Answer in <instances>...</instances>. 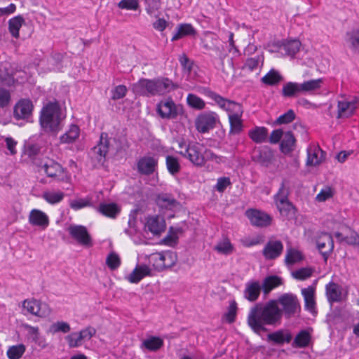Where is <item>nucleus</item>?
Listing matches in <instances>:
<instances>
[{
  "mask_svg": "<svg viewBox=\"0 0 359 359\" xmlns=\"http://www.w3.org/2000/svg\"><path fill=\"white\" fill-rule=\"evenodd\" d=\"M283 311L274 299L264 304H257L252 306L248 315L247 323L252 330L260 334L266 332V325L276 327L281 323Z\"/></svg>",
  "mask_w": 359,
  "mask_h": 359,
  "instance_id": "1",
  "label": "nucleus"
},
{
  "mask_svg": "<svg viewBox=\"0 0 359 359\" xmlns=\"http://www.w3.org/2000/svg\"><path fill=\"white\" fill-rule=\"evenodd\" d=\"M177 86L168 78L140 79L133 85L134 93L141 95H161L175 89Z\"/></svg>",
  "mask_w": 359,
  "mask_h": 359,
  "instance_id": "2",
  "label": "nucleus"
},
{
  "mask_svg": "<svg viewBox=\"0 0 359 359\" xmlns=\"http://www.w3.org/2000/svg\"><path fill=\"white\" fill-rule=\"evenodd\" d=\"M63 117L57 102H50L41 111L39 123L43 132L57 133L61 130Z\"/></svg>",
  "mask_w": 359,
  "mask_h": 359,
  "instance_id": "3",
  "label": "nucleus"
},
{
  "mask_svg": "<svg viewBox=\"0 0 359 359\" xmlns=\"http://www.w3.org/2000/svg\"><path fill=\"white\" fill-rule=\"evenodd\" d=\"M113 142L116 144L114 148L111 144V140L108 137L107 134H101L99 143L92 149L90 153L94 166L103 165L107 154L109 151L115 150L116 152H118L123 149L121 141H117L116 139H114Z\"/></svg>",
  "mask_w": 359,
  "mask_h": 359,
  "instance_id": "4",
  "label": "nucleus"
},
{
  "mask_svg": "<svg viewBox=\"0 0 359 359\" xmlns=\"http://www.w3.org/2000/svg\"><path fill=\"white\" fill-rule=\"evenodd\" d=\"M179 151L182 156L188 159L196 167L204 166V152L205 147L198 142L187 144L183 140L178 141Z\"/></svg>",
  "mask_w": 359,
  "mask_h": 359,
  "instance_id": "5",
  "label": "nucleus"
},
{
  "mask_svg": "<svg viewBox=\"0 0 359 359\" xmlns=\"http://www.w3.org/2000/svg\"><path fill=\"white\" fill-rule=\"evenodd\" d=\"M149 260L156 270L162 271L175 265L177 256L170 251L155 252L149 255Z\"/></svg>",
  "mask_w": 359,
  "mask_h": 359,
  "instance_id": "6",
  "label": "nucleus"
},
{
  "mask_svg": "<svg viewBox=\"0 0 359 359\" xmlns=\"http://www.w3.org/2000/svg\"><path fill=\"white\" fill-rule=\"evenodd\" d=\"M209 96L223 109L229 113V118L233 116H241L243 112L242 106L233 101L227 100L216 94L210 92Z\"/></svg>",
  "mask_w": 359,
  "mask_h": 359,
  "instance_id": "7",
  "label": "nucleus"
},
{
  "mask_svg": "<svg viewBox=\"0 0 359 359\" xmlns=\"http://www.w3.org/2000/svg\"><path fill=\"white\" fill-rule=\"evenodd\" d=\"M276 301L278 306V304L281 305L283 313H284L288 318L300 311V304L298 299L292 294H283Z\"/></svg>",
  "mask_w": 359,
  "mask_h": 359,
  "instance_id": "8",
  "label": "nucleus"
},
{
  "mask_svg": "<svg viewBox=\"0 0 359 359\" xmlns=\"http://www.w3.org/2000/svg\"><path fill=\"white\" fill-rule=\"evenodd\" d=\"M67 231L71 237L79 244L86 248L93 245L92 238L86 226L72 224L68 227Z\"/></svg>",
  "mask_w": 359,
  "mask_h": 359,
  "instance_id": "9",
  "label": "nucleus"
},
{
  "mask_svg": "<svg viewBox=\"0 0 359 359\" xmlns=\"http://www.w3.org/2000/svg\"><path fill=\"white\" fill-rule=\"evenodd\" d=\"M24 310L40 318H46L51 313L50 306L34 299H26L22 303Z\"/></svg>",
  "mask_w": 359,
  "mask_h": 359,
  "instance_id": "10",
  "label": "nucleus"
},
{
  "mask_svg": "<svg viewBox=\"0 0 359 359\" xmlns=\"http://www.w3.org/2000/svg\"><path fill=\"white\" fill-rule=\"evenodd\" d=\"M41 167L49 177L59 181H67L69 179L67 172L62 165L53 159H47Z\"/></svg>",
  "mask_w": 359,
  "mask_h": 359,
  "instance_id": "11",
  "label": "nucleus"
},
{
  "mask_svg": "<svg viewBox=\"0 0 359 359\" xmlns=\"http://www.w3.org/2000/svg\"><path fill=\"white\" fill-rule=\"evenodd\" d=\"M217 119V114L212 111L199 115L196 120L197 130L202 133L208 132L215 126Z\"/></svg>",
  "mask_w": 359,
  "mask_h": 359,
  "instance_id": "12",
  "label": "nucleus"
},
{
  "mask_svg": "<svg viewBox=\"0 0 359 359\" xmlns=\"http://www.w3.org/2000/svg\"><path fill=\"white\" fill-rule=\"evenodd\" d=\"M158 166V158L153 155H146L141 157L137 163V172L144 175L153 174Z\"/></svg>",
  "mask_w": 359,
  "mask_h": 359,
  "instance_id": "13",
  "label": "nucleus"
},
{
  "mask_svg": "<svg viewBox=\"0 0 359 359\" xmlns=\"http://www.w3.org/2000/svg\"><path fill=\"white\" fill-rule=\"evenodd\" d=\"M33 108L30 100L21 99L13 107V116L16 120H28L32 114Z\"/></svg>",
  "mask_w": 359,
  "mask_h": 359,
  "instance_id": "14",
  "label": "nucleus"
},
{
  "mask_svg": "<svg viewBox=\"0 0 359 359\" xmlns=\"http://www.w3.org/2000/svg\"><path fill=\"white\" fill-rule=\"evenodd\" d=\"M316 245L325 259H327L328 255L334 249V241L332 236L327 233H320L316 238Z\"/></svg>",
  "mask_w": 359,
  "mask_h": 359,
  "instance_id": "15",
  "label": "nucleus"
},
{
  "mask_svg": "<svg viewBox=\"0 0 359 359\" xmlns=\"http://www.w3.org/2000/svg\"><path fill=\"white\" fill-rule=\"evenodd\" d=\"M245 215L251 224L257 226H267L271 222V217L268 214L255 209L247 210Z\"/></svg>",
  "mask_w": 359,
  "mask_h": 359,
  "instance_id": "16",
  "label": "nucleus"
},
{
  "mask_svg": "<svg viewBox=\"0 0 359 359\" xmlns=\"http://www.w3.org/2000/svg\"><path fill=\"white\" fill-rule=\"evenodd\" d=\"M157 111L163 118H173L177 115L176 105L170 98L161 100L157 104Z\"/></svg>",
  "mask_w": 359,
  "mask_h": 359,
  "instance_id": "17",
  "label": "nucleus"
},
{
  "mask_svg": "<svg viewBox=\"0 0 359 359\" xmlns=\"http://www.w3.org/2000/svg\"><path fill=\"white\" fill-rule=\"evenodd\" d=\"M358 100L351 101L339 100L337 103V118H348L355 113L357 108Z\"/></svg>",
  "mask_w": 359,
  "mask_h": 359,
  "instance_id": "18",
  "label": "nucleus"
},
{
  "mask_svg": "<svg viewBox=\"0 0 359 359\" xmlns=\"http://www.w3.org/2000/svg\"><path fill=\"white\" fill-rule=\"evenodd\" d=\"M283 250V245L280 241H269L264 246L262 254L267 259H274L279 257Z\"/></svg>",
  "mask_w": 359,
  "mask_h": 359,
  "instance_id": "19",
  "label": "nucleus"
},
{
  "mask_svg": "<svg viewBox=\"0 0 359 359\" xmlns=\"http://www.w3.org/2000/svg\"><path fill=\"white\" fill-rule=\"evenodd\" d=\"M325 158V152L318 147L311 145L307 149L306 165L316 166L323 162Z\"/></svg>",
  "mask_w": 359,
  "mask_h": 359,
  "instance_id": "20",
  "label": "nucleus"
},
{
  "mask_svg": "<svg viewBox=\"0 0 359 359\" xmlns=\"http://www.w3.org/2000/svg\"><path fill=\"white\" fill-rule=\"evenodd\" d=\"M28 219L30 224L41 227L42 229L46 228L49 224L48 215L38 209L32 210Z\"/></svg>",
  "mask_w": 359,
  "mask_h": 359,
  "instance_id": "21",
  "label": "nucleus"
},
{
  "mask_svg": "<svg viewBox=\"0 0 359 359\" xmlns=\"http://www.w3.org/2000/svg\"><path fill=\"white\" fill-rule=\"evenodd\" d=\"M156 204L161 208L165 210H174L180 206V202L169 194H160L156 198Z\"/></svg>",
  "mask_w": 359,
  "mask_h": 359,
  "instance_id": "22",
  "label": "nucleus"
},
{
  "mask_svg": "<svg viewBox=\"0 0 359 359\" xmlns=\"http://www.w3.org/2000/svg\"><path fill=\"white\" fill-rule=\"evenodd\" d=\"M316 288L314 286H309L308 287L302 289V294L304 297L305 303V309L309 312L316 313V299H315Z\"/></svg>",
  "mask_w": 359,
  "mask_h": 359,
  "instance_id": "23",
  "label": "nucleus"
},
{
  "mask_svg": "<svg viewBox=\"0 0 359 359\" xmlns=\"http://www.w3.org/2000/svg\"><path fill=\"white\" fill-rule=\"evenodd\" d=\"M273 154L269 148H263L262 149L255 151L252 156V160L263 166H269L273 161Z\"/></svg>",
  "mask_w": 359,
  "mask_h": 359,
  "instance_id": "24",
  "label": "nucleus"
},
{
  "mask_svg": "<svg viewBox=\"0 0 359 359\" xmlns=\"http://www.w3.org/2000/svg\"><path fill=\"white\" fill-rule=\"evenodd\" d=\"M262 287L258 281H250L245 284L244 297L250 302H255L259 297Z\"/></svg>",
  "mask_w": 359,
  "mask_h": 359,
  "instance_id": "25",
  "label": "nucleus"
},
{
  "mask_svg": "<svg viewBox=\"0 0 359 359\" xmlns=\"http://www.w3.org/2000/svg\"><path fill=\"white\" fill-rule=\"evenodd\" d=\"M292 334L287 330H279L267 335V340L275 344L289 343L292 340Z\"/></svg>",
  "mask_w": 359,
  "mask_h": 359,
  "instance_id": "26",
  "label": "nucleus"
},
{
  "mask_svg": "<svg viewBox=\"0 0 359 359\" xmlns=\"http://www.w3.org/2000/svg\"><path fill=\"white\" fill-rule=\"evenodd\" d=\"M341 287L337 283L330 282L326 285V295L329 302L332 303L341 301Z\"/></svg>",
  "mask_w": 359,
  "mask_h": 359,
  "instance_id": "27",
  "label": "nucleus"
},
{
  "mask_svg": "<svg viewBox=\"0 0 359 359\" xmlns=\"http://www.w3.org/2000/svg\"><path fill=\"white\" fill-rule=\"evenodd\" d=\"M146 226L154 235L160 234L165 229V222L158 216L149 217Z\"/></svg>",
  "mask_w": 359,
  "mask_h": 359,
  "instance_id": "28",
  "label": "nucleus"
},
{
  "mask_svg": "<svg viewBox=\"0 0 359 359\" xmlns=\"http://www.w3.org/2000/svg\"><path fill=\"white\" fill-rule=\"evenodd\" d=\"M150 269L147 265H140L137 266L126 278L132 283H137L144 276H150Z\"/></svg>",
  "mask_w": 359,
  "mask_h": 359,
  "instance_id": "29",
  "label": "nucleus"
},
{
  "mask_svg": "<svg viewBox=\"0 0 359 359\" xmlns=\"http://www.w3.org/2000/svg\"><path fill=\"white\" fill-rule=\"evenodd\" d=\"M97 211L105 217L114 219L119 214L121 209L114 203H102L97 208Z\"/></svg>",
  "mask_w": 359,
  "mask_h": 359,
  "instance_id": "30",
  "label": "nucleus"
},
{
  "mask_svg": "<svg viewBox=\"0 0 359 359\" xmlns=\"http://www.w3.org/2000/svg\"><path fill=\"white\" fill-rule=\"evenodd\" d=\"M283 284L282 278L277 276H270L265 278L261 285L265 294H269L274 288Z\"/></svg>",
  "mask_w": 359,
  "mask_h": 359,
  "instance_id": "31",
  "label": "nucleus"
},
{
  "mask_svg": "<svg viewBox=\"0 0 359 359\" xmlns=\"http://www.w3.org/2000/svg\"><path fill=\"white\" fill-rule=\"evenodd\" d=\"M295 137L291 132H287L284 134L280 142V150L285 154L292 151L295 148Z\"/></svg>",
  "mask_w": 359,
  "mask_h": 359,
  "instance_id": "32",
  "label": "nucleus"
},
{
  "mask_svg": "<svg viewBox=\"0 0 359 359\" xmlns=\"http://www.w3.org/2000/svg\"><path fill=\"white\" fill-rule=\"evenodd\" d=\"M249 137L255 143L264 142L268 136V130L265 127H255L249 131Z\"/></svg>",
  "mask_w": 359,
  "mask_h": 359,
  "instance_id": "33",
  "label": "nucleus"
},
{
  "mask_svg": "<svg viewBox=\"0 0 359 359\" xmlns=\"http://www.w3.org/2000/svg\"><path fill=\"white\" fill-rule=\"evenodd\" d=\"M302 93L300 83L296 82H287L283 85L282 95L285 97H297Z\"/></svg>",
  "mask_w": 359,
  "mask_h": 359,
  "instance_id": "34",
  "label": "nucleus"
},
{
  "mask_svg": "<svg viewBox=\"0 0 359 359\" xmlns=\"http://www.w3.org/2000/svg\"><path fill=\"white\" fill-rule=\"evenodd\" d=\"M300 47L301 42L299 40H290L283 42L279 48L280 50H284L286 55L293 56L299 50Z\"/></svg>",
  "mask_w": 359,
  "mask_h": 359,
  "instance_id": "35",
  "label": "nucleus"
},
{
  "mask_svg": "<svg viewBox=\"0 0 359 359\" xmlns=\"http://www.w3.org/2000/svg\"><path fill=\"white\" fill-rule=\"evenodd\" d=\"M79 128L76 125H71L69 130L60 137V142L72 143L79 137Z\"/></svg>",
  "mask_w": 359,
  "mask_h": 359,
  "instance_id": "36",
  "label": "nucleus"
},
{
  "mask_svg": "<svg viewBox=\"0 0 359 359\" xmlns=\"http://www.w3.org/2000/svg\"><path fill=\"white\" fill-rule=\"evenodd\" d=\"M25 22L24 18L21 15L12 18L8 21V30L11 36L15 39L19 37V30Z\"/></svg>",
  "mask_w": 359,
  "mask_h": 359,
  "instance_id": "37",
  "label": "nucleus"
},
{
  "mask_svg": "<svg viewBox=\"0 0 359 359\" xmlns=\"http://www.w3.org/2000/svg\"><path fill=\"white\" fill-rule=\"evenodd\" d=\"M283 79V78L280 74L274 69H272L261 79V81L266 85L275 86L282 81Z\"/></svg>",
  "mask_w": 359,
  "mask_h": 359,
  "instance_id": "38",
  "label": "nucleus"
},
{
  "mask_svg": "<svg viewBox=\"0 0 359 359\" xmlns=\"http://www.w3.org/2000/svg\"><path fill=\"white\" fill-rule=\"evenodd\" d=\"M163 345L162 339L158 337H150L142 342V346L151 351H156Z\"/></svg>",
  "mask_w": 359,
  "mask_h": 359,
  "instance_id": "39",
  "label": "nucleus"
},
{
  "mask_svg": "<svg viewBox=\"0 0 359 359\" xmlns=\"http://www.w3.org/2000/svg\"><path fill=\"white\" fill-rule=\"evenodd\" d=\"M165 163L166 168L171 175H175L180 172L181 165L177 157L170 155L167 156L165 158Z\"/></svg>",
  "mask_w": 359,
  "mask_h": 359,
  "instance_id": "40",
  "label": "nucleus"
},
{
  "mask_svg": "<svg viewBox=\"0 0 359 359\" xmlns=\"http://www.w3.org/2000/svg\"><path fill=\"white\" fill-rule=\"evenodd\" d=\"M193 27L189 24H182L178 26L176 33L173 35L172 41H177L185 36L194 34Z\"/></svg>",
  "mask_w": 359,
  "mask_h": 359,
  "instance_id": "41",
  "label": "nucleus"
},
{
  "mask_svg": "<svg viewBox=\"0 0 359 359\" xmlns=\"http://www.w3.org/2000/svg\"><path fill=\"white\" fill-rule=\"evenodd\" d=\"M64 196L65 194L60 191H47L43 192L42 195L43 198L50 204H55L60 202L64 198Z\"/></svg>",
  "mask_w": 359,
  "mask_h": 359,
  "instance_id": "42",
  "label": "nucleus"
},
{
  "mask_svg": "<svg viewBox=\"0 0 359 359\" xmlns=\"http://www.w3.org/2000/svg\"><path fill=\"white\" fill-rule=\"evenodd\" d=\"M322 79H312L300 83L302 93L311 92L320 88Z\"/></svg>",
  "mask_w": 359,
  "mask_h": 359,
  "instance_id": "43",
  "label": "nucleus"
},
{
  "mask_svg": "<svg viewBox=\"0 0 359 359\" xmlns=\"http://www.w3.org/2000/svg\"><path fill=\"white\" fill-rule=\"evenodd\" d=\"M303 259V255L301 252L294 249L288 248L285 258V262L287 264H294Z\"/></svg>",
  "mask_w": 359,
  "mask_h": 359,
  "instance_id": "44",
  "label": "nucleus"
},
{
  "mask_svg": "<svg viewBox=\"0 0 359 359\" xmlns=\"http://www.w3.org/2000/svg\"><path fill=\"white\" fill-rule=\"evenodd\" d=\"M214 249L219 253L229 255L233 252V247L229 238H224L214 247Z\"/></svg>",
  "mask_w": 359,
  "mask_h": 359,
  "instance_id": "45",
  "label": "nucleus"
},
{
  "mask_svg": "<svg viewBox=\"0 0 359 359\" xmlns=\"http://www.w3.org/2000/svg\"><path fill=\"white\" fill-rule=\"evenodd\" d=\"M310 341V335L305 330L301 331L294 338L293 346L296 347H306Z\"/></svg>",
  "mask_w": 359,
  "mask_h": 359,
  "instance_id": "46",
  "label": "nucleus"
},
{
  "mask_svg": "<svg viewBox=\"0 0 359 359\" xmlns=\"http://www.w3.org/2000/svg\"><path fill=\"white\" fill-rule=\"evenodd\" d=\"M70 330V325L67 323L57 321L50 326L48 332L51 334H55L57 332L68 333Z\"/></svg>",
  "mask_w": 359,
  "mask_h": 359,
  "instance_id": "47",
  "label": "nucleus"
},
{
  "mask_svg": "<svg viewBox=\"0 0 359 359\" xmlns=\"http://www.w3.org/2000/svg\"><path fill=\"white\" fill-rule=\"evenodd\" d=\"M25 351V346L23 344H18L11 346L7 351V355L9 359H19Z\"/></svg>",
  "mask_w": 359,
  "mask_h": 359,
  "instance_id": "48",
  "label": "nucleus"
},
{
  "mask_svg": "<svg viewBox=\"0 0 359 359\" xmlns=\"http://www.w3.org/2000/svg\"><path fill=\"white\" fill-rule=\"evenodd\" d=\"M146 11L151 16H157L161 8V0H145Z\"/></svg>",
  "mask_w": 359,
  "mask_h": 359,
  "instance_id": "49",
  "label": "nucleus"
},
{
  "mask_svg": "<svg viewBox=\"0 0 359 359\" xmlns=\"http://www.w3.org/2000/svg\"><path fill=\"white\" fill-rule=\"evenodd\" d=\"M285 181L282 182L281 187L275 196L276 205H281L283 203L289 201V189L285 187Z\"/></svg>",
  "mask_w": 359,
  "mask_h": 359,
  "instance_id": "50",
  "label": "nucleus"
},
{
  "mask_svg": "<svg viewBox=\"0 0 359 359\" xmlns=\"http://www.w3.org/2000/svg\"><path fill=\"white\" fill-rule=\"evenodd\" d=\"M187 104L192 108H194L196 109H203L205 106V102L200 98L199 97L196 96L194 94H189L187 98Z\"/></svg>",
  "mask_w": 359,
  "mask_h": 359,
  "instance_id": "51",
  "label": "nucleus"
},
{
  "mask_svg": "<svg viewBox=\"0 0 359 359\" xmlns=\"http://www.w3.org/2000/svg\"><path fill=\"white\" fill-rule=\"evenodd\" d=\"M313 270L311 268H301L292 272V276L294 278L304 280L311 276Z\"/></svg>",
  "mask_w": 359,
  "mask_h": 359,
  "instance_id": "52",
  "label": "nucleus"
},
{
  "mask_svg": "<svg viewBox=\"0 0 359 359\" xmlns=\"http://www.w3.org/2000/svg\"><path fill=\"white\" fill-rule=\"evenodd\" d=\"M263 62L264 57L261 55H258L255 57L247 59L245 63V67L249 70L252 71L257 69L259 64L262 65Z\"/></svg>",
  "mask_w": 359,
  "mask_h": 359,
  "instance_id": "53",
  "label": "nucleus"
},
{
  "mask_svg": "<svg viewBox=\"0 0 359 359\" xmlns=\"http://www.w3.org/2000/svg\"><path fill=\"white\" fill-rule=\"evenodd\" d=\"M106 264L111 270L116 269L121 264L119 256L115 252H111L107 257Z\"/></svg>",
  "mask_w": 359,
  "mask_h": 359,
  "instance_id": "54",
  "label": "nucleus"
},
{
  "mask_svg": "<svg viewBox=\"0 0 359 359\" xmlns=\"http://www.w3.org/2000/svg\"><path fill=\"white\" fill-rule=\"evenodd\" d=\"M69 205L71 208L74 210H78L79 209L83 208L85 207L90 206L91 201L88 198H79L75 200H72L70 201Z\"/></svg>",
  "mask_w": 359,
  "mask_h": 359,
  "instance_id": "55",
  "label": "nucleus"
},
{
  "mask_svg": "<svg viewBox=\"0 0 359 359\" xmlns=\"http://www.w3.org/2000/svg\"><path fill=\"white\" fill-rule=\"evenodd\" d=\"M11 101V92L6 88L0 87V108H5L9 106Z\"/></svg>",
  "mask_w": 359,
  "mask_h": 359,
  "instance_id": "56",
  "label": "nucleus"
},
{
  "mask_svg": "<svg viewBox=\"0 0 359 359\" xmlns=\"http://www.w3.org/2000/svg\"><path fill=\"white\" fill-rule=\"evenodd\" d=\"M65 339L70 348L78 347L82 345L83 340L77 332H74L66 336Z\"/></svg>",
  "mask_w": 359,
  "mask_h": 359,
  "instance_id": "57",
  "label": "nucleus"
},
{
  "mask_svg": "<svg viewBox=\"0 0 359 359\" xmlns=\"http://www.w3.org/2000/svg\"><path fill=\"white\" fill-rule=\"evenodd\" d=\"M276 206L283 216L289 217L294 213V206L290 201L283 203L281 205H276Z\"/></svg>",
  "mask_w": 359,
  "mask_h": 359,
  "instance_id": "58",
  "label": "nucleus"
},
{
  "mask_svg": "<svg viewBox=\"0 0 359 359\" xmlns=\"http://www.w3.org/2000/svg\"><path fill=\"white\" fill-rule=\"evenodd\" d=\"M295 118V114L292 109L288 110L284 114L280 116L275 121L276 125L287 124Z\"/></svg>",
  "mask_w": 359,
  "mask_h": 359,
  "instance_id": "59",
  "label": "nucleus"
},
{
  "mask_svg": "<svg viewBox=\"0 0 359 359\" xmlns=\"http://www.w3.org/2000/svg\"><path fill=\"white\" fill-rule=\"evenodd\" d=\"M237 311V304L235 301L231 302L228 311L224 315V318L226 322L231 323L234 322Z\"/></svg>",
  "mask_w": 359,
  "mask_h": 359,
  "instance_id": "60",
  "label": "nucleus"
},
{
  "mask_svg": "<svg viewBox=\"0 0 359 359\" xmlns=\"http://www.w3.org/2000/svg\"><path fill=\"white\" fill-rule=\"evenodd\" d=\"M128 229L125 230L126 233H127L130 236H133L137 231L136 223V214L135 212L130 213L129 215L128 219Z\"/></svg>",
  "mask_w": 359,
  "mask_h": 359,
  "instance_id": "61",
  "label": "nucleus"
},
{
  "mask_svg": "<svg viewBox=\"0 0 359 359\" xmlns=\"http://www.w3.org/2000/svg\"><path fill=\"white\" fill-rule=\"evenodd\" d=\"M118 6L121 9L136 11L139 8L138 0H121Z\"/></svg>",
  "mask_w": 359,
  "mask_h": 359,
  "instance_id": "62",
  "label": "nucleus"
},
{
  "mask_svg": "<svg viewBox=\"0 0 359 359\" xmlns=\"http://www.w3.org/2000/svg\"><path fill=\"white\" fill-rule=\"evenodd\" d=\"M128 90L124 85H118L111 90V99L114 100H119L124 97Z\"/></svg>",
  "mask_w": 359,
  "mask_h": 359,
  "instance_id": "63",
  "label": "nucleus"
},
{
  "mask_svg": "<svg viewBox=\"0 0 359 359\" xmlns=\"http://www.w3.org/2000/svg\"><path fill=\"white\" fill-rule=\"evenodd\" d=\"M348 42L353 50H359V29L351 32Z\"/></svg>",
  "mask_w": 359,
  "mask_h": 359,
  "instance_id": "64",
  "label": "nucleus"
}]
</instances>
